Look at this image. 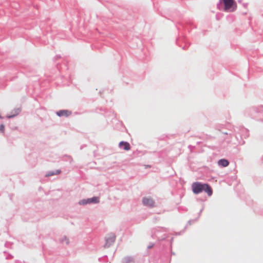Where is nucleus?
<instances>
[{
  "instance_id": "obj_6",
  "label": "nucleus",
  "mask_w": 263,
  "mask_h": 263,
  "mask_svg": "<svg viewBox=\"0 0 263 263\" xmlns=\"http://www.w3.org/2000/svg\"><path fill=\"white\" fill-rule=\"evenodd\" d=\"M21 109L20 108H15L11 112V113L12 114L7 115V118H9V119L13 118V117H15L16 116H17L18 114H19L20 112H21Z\"/></svg>"
},
{
  "instance_id": "obj_13",
  "label": "nucleus",
  "mask_w": 263,
  "mask_h": 263,
  "mask_svg": "<svg viewBox=\"0 0 263 263\" xmlns=\"http://www.w3.org/2000/svg\"><path fill=\"white\" fill-rule=\"evenodd\" d=\"M224 134L228 135L227 133H225Z\"/></svg>"
},
{
  "instance_id": "obj_8",
  "label": "nucleus",
  "mask_w": 263,
  "mask_h": 263,
  "mask_svg": "<svg viewBox=\"0 0 263 263\" xmlns=\"http://www.w3.org/2000/svg\"><path fill=\"white\" fill-rule=\"evenodd\" d=\"M119 146L120 147L124 146L123 148H130V145L127 142L121 141L119 143Z\"/></svg>"
},
{
  "instance_id": "obj_5",
  "label": "nucleus",
  "mask_w": 263,
  "mask_h": 263,
  "mask_svg": "<svg viewBox=\"0 0 263 263\" xmlns=\"http://www.w3.org/2000/svg\"><path fill=\"white\" fill-rule=\"evenodd\" d=\"M71 114V111H68L67 110H61L57 112V115L59 116H65L68 117Z\"/></svg>"
},
{
  "instance_id": "obj_2",
  "label": "nucleus",
  "mask_w": 263,
  "mask_h": 263,
  "mask_svg": "<svg viewBox=\"0 0 263 263\" xmlns=\"http://www.w3.org/2000/svg\"><path fill=\"white\" fill-rule=\"evenodd\" d=\"M193 192L195 194H198L204 191L209 196H211L213 193L212 189L208 184H202L200 182H194L192 185Z\"/></svg>"
},
{
  "instance_id": "obj_12",
  "label": "nucleus",
  "mask_w": 263,
  "mask_h": 263,
  "mask_svg": "<svg viewBox=\"0 0 263 263\" xmlns=\"http://www.w3.org/2000/svg\"><path fill=\"white\" fill-rule=\"evenodd\" d=\"M5 129V126L3 124L0 125V132H4Z\"/></svg>"
},
{
  "instance_id": "obj_9",
  "label": "nucleus",
  "mask_w": 263,
  "mask_h": 263,
  "mask_svg": "<svg viewBox=\"0 0 263 263\" xmlns=\"http://www.w3.org/2000/svg\"><path fill=\"white\" fill-rule=\"evenodd\" d=\"M88 202L90 203H98L99 201V198L96 197H92L91 198H88Z\"/></svg>"
},
{
  "instance_id": "obj_4",
  "label": "nucleus",
  "mask_w": 263,
  "mask_h": 263,
  "mask_svg": "<svg viewBox=\"0 0 263 263\" xmlns=\"http://www.w3.org/2000/svg\"><path fill=\"white\" fill-rule=\"evenodd\" d=\"M143 203L144 205L153 207L154 205V202L151 198H144Z\"/></svg>"
},
{
  "instance_id": "obj_7",
  "label": "nucleus",
  "mask_w": 263,
  "mask_h": 263,
  "mask_svg": "<svg viewBox=\"0 0 263 263\" xmlns=\"http://www.w3.org/2000/svg\"><path fill=\"white\" fill-rule=\"evenodd\" d=\"M218 164L222 167H227L229 164V162L224 159H222L218 161Z\"/></svg>"
},
{
  "instance_id": "obj_14",
  "label": "nucleus",
  "mask_w": 263,
  "mask_h": 263,
  "mask_svg": "<svg viewBox=\"0 0 263 263\" xmlns=\"http://www.w3.org/2000/svg\"><path fill=\"white\" fill-rule=\"evenodd\" d=\"M2 117H1V116L0 115V119H2Z\"/></svg>"
},
{
  "instance_id": "obj_3",
  "label": "nucleus",
  "mask_w": 263,
  "mask_h": 263,
  "mask_svg": "<svg viewBox=\"0 0 263 263\" xmlns=\"http://www.w3.org/2000/svg\"><path fill=\"white\" fill-rule=\"evenodd\" d=\"M116 236L114 233H110L108 234L106 239V242L104 245L105 248H108L112 246L115 241Z\"/></svg>"
},
{
  "instance_id": "obj_10",
  "label": "nucleus",
  "mask_w": 263,
  "mask_h": 263,
  "mask_svg": "<svg viewBox=\"0 0 263 263\" xmlns=\"http://www.w3.org/2000/svg\"><path fill=\"white\" fill-rule=\"evenodd\" d=\"M60 173H61L60 171L57 170L55 173L53 172L48 173V174H47L46 175V177H49V176H53V175H54L59 174Z\"/></svg>"
},
{
  "instance_id": "obj_11",
  "label": "nucleus",
  "mask_w": 263,
  "mask_h": 263,
  "mask_svg": "<svg viewBox=\"0 0 263 263\" xmlns=\"http://www.w3.org/2000/svg\"><path fill=\"white\" fill-rule=\"evenodd\" d=\"M79 203L80 204H87V203H89V202H88V199H83V200H82L81 201H80L79 202Z\"/></svg>"
},
{
  "instance_id": "obj_1",
  "label": "nucleus",
  "mask_w": 263,
  "mask_h": 263,
  "mask_svg": "<svg viewBox=\"0 0 263 263\" xmlns=\"http://www.w3.org/2000/svg\"><path fill=\"white\" fill-rule=\"evenodd\" d=\"M217 7L220 10L232 12L236 10L237 4L234 0H219Z\"/></svg>"
}]
</instances>
